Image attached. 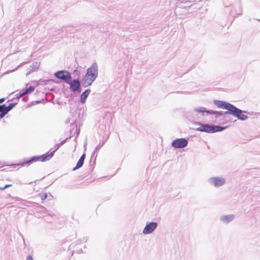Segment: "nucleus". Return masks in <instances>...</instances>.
<instances>
[{
  "label": "nucleus",
  "mask_w": 260,
  "mask_h": 260,
  "mask_svg": "<svg viewBox=\"0 0 260 260\" xmlns=\"http://www.w3.org/2000/svg\"><path fill=\"white\" fill-rule=\"evenodd\" d=\"M196 0H182V3L184 4L191 3L194 2Z\"/></svg>",
  "instance_id": "bb28decb"
},
{
  "label": "nucleus",
  "mask_w": 260,
  "mask_h": 260,
  "mask_svg": "<svg viewBox=\"0 0 260 260\" xmlns=\"http://www.w3.org/2000/svg\"><path fill=\"white\" fill-rule=\"evenodd\" d=\"M68 139H69L68 138H66V139H64V140H63V141H61V142H60L59 143H58V144H59V145H60V146H61L62 145H63V144L66 143V142L67 141V140Z\"/></svg>",
  "instance_id": "cd10ccee"
},
{
  "label": "nucleus",
  "mask_w": 260,
  "mask_h": 260,
  "mask_svg": "<svg viewBox=\"0 0 260 260\" xmlns=\"http://www.w3.org/2000/svg\"><path fill=\"white\" fill-rule=\"evenodd\" d=\"M208 182L214 185L215 187H218L224 185L225 183V180L223 178L220 177H214L209 178Z\"/></svg>",
  "instance_id": "9b49d317"
},
{
  "label": "nucleus",
  "mask_w": 260,
  "mask_h": 260,
  "mask_svg": "<svg viewBox=\"0 0 260 260\" xmlns=\"http://www.w3.org/2000/svg\"><path fill=\"white\" fill-rule=\"evenodd\" d=\"M26 260H34L31 255H29L27 256Z\"/></svg>",
  "instance_id": "c85d7f7f"
},
{
  "label": "nucleus",
  "mask_w": 260,
  "mask_h": 260,
  "mask_svg": "<svg viewBox=\"0 0 260 260\" xmlns=\"http://www.w3.org/2000/svg\"><path fill=\"white\" fill-rule=\"evenodd\" d=\"M235 216L233 214L222 215L220 217V220L224 223H228L234 220Z\"/></svg>",
  "instance_id": "4468645a"
},
{
  "label": "nucleus",
  "mask_w": 260,
  "mask_h": 260,
  "mask_svg": "<svg viewBox=\"0 0 260 260\" xmlns=\"http://www.w3.org/2000/svg\"><path fill=\"white\" fill-rule=\"evenodd\" d=\"M2 118H0V120Z\"/></svg>",
  "instance_id": "a19ab883"
},
{
  "label": "nucleus",
  "mask_w": 260,
  "mask_h": 260,
  "mask_svg": "<svg viewBox=\"0 0 260 260\" xmlns=\"http://www.w3.org/2000/svg\"><path fill=\"white\" fill-rule=\"evenodd\" d=\"M188 143L186 138H177L172 142L171 145L175 148H183L187 146Z\"/></svg>",
  "instance_id": "0eeeda50"
},
{
  "label": "nucleus",
  "mask_w": 260,
  "mask_h": 260,
  "mask_svg": "<svg viewBox=\"0 0 260 260\" xmlns=\"http://www.w3.org/2000/svg\"><path fill=\"white\" fill-rule=\"evenodd\" d=\"M21 64H19V66H18V67L15 69V70H16L17 69H18V68H19V67L21 66ZM15 71V70H12V71H11V72H12V71Z\"/></svg>",
  "instance_id": "58836bf2"
},
{
  "label": "nucleus",
  "mask_w": 260,
  "mask_h": 260,
  "mask_svg": "<svg viewBox=\"0 0 260 260\" xmlns=\"http://www.w3.org/2000/svg\"><path fill=\"white\" fill-rule=\"evenodd\" d=\"M17 104V103H10L8 106H7V108L8 110V111H10Z\"/></svg>",
  "instance_id": "5701e85b"
},
{
  "label": "nucleus",
  "mask_w": 260,
  "mask_h": 260,
  "mask_svg": "<svg viewBox=\"0 0 260 260\" xmlns=\"http://www.w3.org/2000/svg\"><path fill=\"white\" fill-rule=\"evenodd\" d=\"M39 196L40 197L42 200H45L47 198L48 195L46 193H42L39 194Z\"/></svg>",
  "instance_id": "b1692460"
},
{
  "label": "nucleus",
  "mask_w": 260,
  "mask_h": 260,
  "mask_svg": "<svg viewBox=\"0 0 260 260\" xmlns=\"http://www.w3.org/2000/svg\"><path fill=\"white\" fill-rule=\"evenodd\" d=\"M214 104L217 107L219 108H221L223 109L226 110V111H214L213 110H210V111H208V113H210V115H215L214 118L215 119H218L221 116H223L224 115L230 114L231 115V113L229 112L230 110H232V104L226 102L225 101H220V100H214L213 101Z\"/></svg>",
  "instance_id": "f03ea898"
},
{
  "label": "nucleus",
  "mask_w": 260,
  "mask_h": 260,
  "mask_svg": "<svg viewBox=\"0 0 260 260\" xmlns=\"http://www.w3.org/2000/svg\"><path fill=\"white\" fill-rule=\"evenodd\" d=\"M73 74L74 77H79L80 75V72L79 70L75 69L73 71Z\"/></svg>",
  "instance_id": "393cba45"
},
{
  "label": "nucleus",
  "mask_w": 260,
  "mask_h": 260,
  "mask_svg": "<svg viewBox=\"0 0 260 260\" xmlns=\"http://www.w3.org/2000/svg\"><path fill=\"white\" fill-rule=\"evenodd\" d=\"M90 89H87L84 91H83L80 95V102L82 104H84L86 102V100L89 94L90 93Z\"/></svg>",
  "instance_id": "a211bd4d"
},
{
  "label": "nucleus",
  "mask_w": 260,
  "mask_h": 260,
  "mask_svg": "<svg viewBox=\"0 0 260 260\" xmlns=\"http://www.w3.org/2000/svg\"><path fill=\"white\" fill-rule=\"evenodd\" d=\"M195 124L200 126L195 129L198 132L207 133H214L219 132L226 129L228 126H222L218 125H214L210 123H203L200 122H196Z\"/></svg>",
  "instance_id": "7ed1b4c3"
},
{
  "label": "nucleus",
  "mask_w": 260,
  "mask_h": 260,
  "mask_svg": "<svg viewBox=\"0 0 260 260\" xmlns=\"http://www.w3.org/2000/svg\"><path fill=\"white\" fill-rule=\"evenodd\" d=\"M12 186V185L10 184H6V185H5L4 186L5 189L7 188H8V187H10V186Z\"/></svg>",
  "instance_id": "c756f323"
},
{
  "label": "nucleus",
  "mask_w": 260,
  "mask_h": 260,
  "mask_svg": "<svg viewBox=\"0 0 260 260\" xmlns=\"http://www.w3.org/2000/svg\"><path fill=\"white\" fill-rule=\"evenodd\" d=\"M104 143L105 142L104 141L102 143H100L98 146H96V147L95 148V150L98 151L101 149V148L104 145Z\"/></svg>",
  "instance_id": "a878e982"
},
{
  "label": "nucleus",
  "mask_w": 260,
  "mask_h": 260,
  "mask_svg": "<svg viewBox=\"0 0 260 260\" xmlns=\"http://www.w3.org/2000/svg\"><path fill=\"white\" fill-rule=\"evenodd\" d=\"M5 189L4 186L1 187L0 186V190H3Z\"/></svg>",
  "instance_id": "c9c22d12"
},
{
  "label": "nucleus",
  "mask_w": 260,
  "mask_h": 260,
  "mask_svg": "<svg viewBox=\"0 0 260 260\" xmlns=\"http://www.w3.org/2000/svg\"><path fill=\"white\" fill-rule=\"evenodd\" d=\"M86 155L85 153H83L80 157L79 159L77 162L76 166L73 169V171H75L81 168L84 162V160L85 159Z\"/></svg>",
  "instance_id": "2eb2a0df"
},
{
  "label": "nucleus",
  "mask_w": 260,
  "mask_h": 260,
  "mask_svg": "<svg viewBox=\"0 0 260 260\" xmlns=\"http://www.w3.org/2000/svg\"><path fill=\"white\" fill-rule=\"evenodd\" d=\"M27 100H28V98L27 96H25L22 98V100L24 102H26L27 101Z\"/></svg>",
  "instance_id": "2f4dec72"
},
{
  "label": "nucleus",
  "mask_w": 260,
  "mask_h": 260,
  "mask_svg": "<svg viewBox=\"0 0 260 260\" xmlns=\"http://www.w3.org/2000/svg\"><path fill=\"white\" fill-rule=\"evenodd\" d=\"M31 72H32V70H29V71L27 72V73H26V76H28Z\"/></svg>",
  "instance_id": "72a5a7b5"
},
{
  "label": "nucleus",
  "mask_w": 260,
  "mask_h": 260,
  "mask_svg": "<svg viewBox=\"0 0 260 260\" xmlns=\"http://www.w3.org/2000/svg\"><path fill=\"white\" fill-rule=\"evenodd\" d=\"M54 76L58 79L68 83L72 79L70 72L67 70L58 71L54 74Z\"/></svg>",
  "instance_id": "20e7f679"
},
{
  "label": "nucleus",
  "mask_w": 260,
  "mask_h": 260,
  "mask_svg": "<svg viewBox=\"0 0 260 260\" xmlns=\"http://www.w3.org/2000/svg\"><path fill=\"white\" fill-rule=\"evenodd\" d=\"M85 74L96 79L98 76V64L96 62L92 63V65L87 69Z\"/></svg>",
  "instance_id": "1a4fd4ad"
},
{
  "label": "nucleus",
  "mask_w": 260,
  "mask_h": 260,
  "mask_svg": "<svg viewBox=\"0 0 260 260\" xmlns=\"http://www.w3.org/2000/svg\"><path fill=\"white\" fill-rule=\"evenodd\" d=\"M226 11H229V14L233 16L235 18V16L234 15V14H235L236 15H241L242 13V8L240 4H238L236 7L235 8V9L234 10H226Z\"/></svg>",
  "instance_id": "ddd939ff"
},
{
  "label": "nucleus",
  "mask_w": 260,
  "mask_h": 260,
  "mask_svg": "<svg viewBox=\"0 0 260 260\" xmlns=\"http://www.w3.org/2000/svg\"><path fill=\"white\" fill-rule=\"evenodd\" d=\"M60 147L61 146L59 144H55L54 148H51L49 151L45 153L44 154L39 156H33L29 157V158L24 159L23 161H20L18 164H12L11 166L15 168L16 167H23L25 166H28L33 162L40 160L42 162H45L46 161L49 160L53 157L55 152L58 150Z\"/></svg>",
  "instance_id": "f257e3e1"
},
{
  "label": "nucleus",
  "mask_w": 260,
  "mask_h": 260,
  "mask_svg": "<svg viewBox=\"0 0 260 260\" xmlns=\"http://www.w3.org/2000/svg\"><path fill=\"white\" fill-rule=\"evenodd\" d=\"M36 102L37 103H40V101H36Z\"/></svg>",
  "instance_id": "ea45409f"
},
{
  "label": "nucleus",
  "mask_w": 260,
  "mask_h": 260,
  "mask_svg": "<svg viewBox=\"0 0 260 260\" xmlns=\"http://www.w3.org/2000/svg\"><path fill=\"white\" fill-rule=\"evenodd\" d=\"M208 111H210V110H208L206 108L203 107H199L193 109L192 111V116L196 119H198V114H201L202 116H204L205 115V113H206V115H210V113H208Z\"/></svg>",
  "instance_id": "6e6552de"
},
{
  "label": "nucleus",
  "mask_w": 260,
  "mask_h": 260,
  "mask_svg": "<svg viewBox=\"0 0 260 260\" xmlns=\"http://www.w3.org/2000/svg\"><path fill=\"white\" fill-rule=\"evenodd\" d=\"M35 90V87L34 86H29L28 88L24 90L22 92H21V95H25L29 93H30L34 91Z\"/></svg>",
  "instance_id": "aec40b11"
},
{
  "label": "nucleus",
  "mask_w": 260,
  "mask_h": 260,
  "mask_svg": "<svg viewBox=\"0 0 260 260\" xmlns=\"http://www.w3.org/2000/svg\"><path fill=\"white\" fill-rule=\"evenodd\" d=\"M16 200H17V201H21V199L19 198H17Z\"/></svg>",
  "instance_id": "4c0bfd02"
},
{
  "label": "nucleus",
  "mask_w": 260,
  "mask_h": 260,
  "mask_svg": "<svg viewBox=\"0 0 260 260\" xmlns=\"http://www.w3.org/2000/svg\"><path fill=\"white\" fill-rule=\"evenodd\" d=\"M70 126H71V128L70 130V134L71 135H73V134L75 135V134H76V137L75 139V140H76V138L78 137V136L80 133V130H79V129L78 128L76 124L71 123L70 125Z\"/></svg>",
  "instance_id": "f3484780"
},
{
  "label": "nucleus",
  "mask_w": 260,
  "mask_h": 260,
  "mask_svg": "<svg viewBox=\"0 0 260 260\" xmlns=\"http://www.w3.org/2000/svg\"><path fill=\"white\" fill-rule=\"evenodd\" d=\"M24 95H21V92H20V93H19L17 95V98H20L21 97L23 96Z\"/></svg>",
  "instance_id": "7c9ffc66"
},
{
  "label": "nucleus",
  "mask_w": 260,
  "mask_h": 260,
  "mask_svg": "<svg viewBox=\"0 0 260 260\" xmlns=\"http://www.w3.org/2000/svg\"><path fill=\"white\" fill-rule=\"evenodd\" d=\"M39 63L36 61L30 66V67L32 68L31 70L32 72H35L39 68Z\"/></svg>",
  "instance_id": "412c9836"
},
{
  "label": "nucleus",
  "mask_w": 260,
  "mask_h": 260,
  "mask_svg": "<svg viewBox=\"0 0 260 260\" xmlns=\"http://www.w3.org/2000/svg\"><path fill=\"white\" fill-rule=\"evenodd\" d=\"M226 118H227V116H223V118H222V119H223V120H226Z\"/></svg>",
  "instance_id": "e433bc0d"
},
{
  "label": "nucleus",
  "mask_w": 260,
  "mask_h": 260,
  "mask_svg": "<svg viewBox=\"0 0 260 260\" xmlns=\"http://www.w3.org/2000/svg\"><path fill=\"white\" fill-rule=\"evenodd\" d=\"M9 111L7 108L6 104H3V106H2V108L0 109V118H3L8 113Z\"/></svg>",
  "instance_id": "6ab92c4d"
},
{
  "label": "nucleus",
  "mask_w": 260,
  "mask_h": 260,
  "mask_svg": "<svg viewBox=\"0 0 260 260\" xmlns=\"http://www.w3.org/2000/svg\"><path fill=\"white\" fill-rule=\"evenodd\" d=\"M95 80V79L85 74L83 77L81 82L83 87H87V86L91 85Z\"/></svg>",
  "instance_id": "f8f14e48"
},
{
  "label": "nucleus",
  "mask_w": 260,
  "mask_h": 260,
  "mask_svg": "<svg viewBox=\"0 0 260 260\" xmlns=\"http://www.w3.org/2000/svg\"><path fill=\"white\" fill-rule=\"evenodd\" d=\"M67 84L70 85V90L74 93L81 92L82 90V83L79 79L72 80V78Z\"/></svg>",
  "instance_id": "423d86ee"
},
{
  "label": "nucleus",
  "mask_w": 260,
  "mask_h": 260,
  "mask_svg": "<svg viewBox=\"0 0 260 260\" xmlns=\"http://www.w3.org/2000/svg\"><path fill=\"white\" fill-rule=\"evenodd\" d=\"M5 100V98H3L0 99V103H3Z\"/></svg>",
  "instance_id": "473e14b6"
},
{
  "label": "nucleus",
  "mask_w": 260,
  "mask_h": 260,
  "mask_svg": "<svg viewBox=\"0 0 260 260\" xmlns=\"http://www.w3.org/2000/svg\"><path fill=\"white\" fill-rule=\"evenodd\" d=\"M229 112L231 113V115L237 117L239 120H245L248 119V116L244 113H247L245 111H243L232 104V110H230Z\"/></svg>",
  "instance_id": "39448f33"
},
{
  "label": "nucleus",
  "mask_w": 260,
  "mask_h": 260,
  "mask_svg": "<svg viewBox=\"0 0 260 260\" xmlns=\"http://www.w3.org/2000/svg\"><path fill=\"white\" fill-rule=\"evenodd\" d=\"M158 223L154 221L147 222L143 230V233L148 235L152 233L157 227Z\"/></svg>",
  "instance_id": "9d476101"
},
{
  "label": "nucleus",
  "mask_w": 260,
  "mask_h": 260,
  "mask_svg": "<svg viewBox=\"0 0 260 260\" xmlns=\"http://www.w3.org/2000/svg\"><path fill=\"white\" fill-rule=\"evenodd\" d=\"M51 81H53V80H44V79H40L39 80V84L40 85H47Z\"/></svg>",
  "instance_id": "4be33fe9"
},
{
  "label": "nucleus",
  "mask_w": 260,
  "mask_h": 260,
  "mask_svg": "<svg viewBox=\"0 0 260 260\" xmlns=\"http://www.w3.org/2000/svg\"><path fill=\"white\" fill-rule=\"evenodd\" d=\"M98 151H96L94 149V151L92 152L91 154L90 160L89 161L90 169H91V170H92L94 168L93 165H94L95 164V159L98 155Z\"/></svg>",
  "instance_id": "dca6fc26"
},
{
  "label": "nucleus",
  "mask_w": 260,
  "mask_h": 260,
  "mask_svg": "<svg viewBox=\"0 0 260 260\" xmlns=\"http://www.w3.org/2000/svg\"><path fill=\"white\" fill-rule=\"evenodd\" d=\"M77 252L78 253H82L83 251H82V250L81 249H80V250H77Z\"/></svg>",
  "instance_id": "f704fd0d"
}]
</instances>
